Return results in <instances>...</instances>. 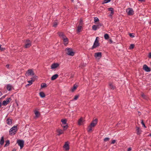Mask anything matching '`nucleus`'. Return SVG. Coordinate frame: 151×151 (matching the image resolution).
Instances as JSON below:
<instances>
[{
	"mask_svg": "<svg viewBox=\"0 0 151 151\" xmlns=\"http://www.w3.org/2000/svg\"><path fill=\"white\" fill-rule=\"evenodd\" d=\"M34 75V73L33 71L31 69L28 70L25 74V75L26 76H28L30 75L32 76Z\"/></svg>",
	"mask_w": 151,
	"mask_h": 151,
	"instance_id": "8",
	"label": "nucleus"
},
{
	"mask_svg": "<svg viewBox=\"0 0 151 151\" xmlns=\"http://www.w3.org/2000/svg\"><path fill=\"white\" fill-rule=\"evenodd\" d=\"M138 0L139 1L141 2H144L145 1V0Z\"/></svg>",
	"mask_w": 151,
	"mask_h": 151,
	"instance_id": "54",
	"label": "nucleus"
},
{
	"mask_svg": "<svg viewBox=\"0 0 151 151\" xmlns=\"http://www.w3.org/2000/svg\"><path fill=\"white\" fill-rule=\"evenodd\" d=\"M108 10L109 11L112 12V11H114V9L112 7H110L108 8Z\"/></svg>",
	"mask_w": 151,
	"mask_h": 151,
	"instance_id": "40",
	"label": "nucleus"
},
{
	"mask_svg": "<svg viewBox=\"0 0 151 151\" xmlns=\"http://www.w3.org/2000/svg\"><path fill=\"white\" fill-rule=\"evenodd\" d=\"M17 131V125L14 126L9 130V134L10 135H14Z\"/></svg>",
	"mask_w": 151,
	"mask_h": 151,
	"instance_id": "1",
	"label": "nucleus"
},
{
	"mask_svg": "<svg viewBox=\"0 0 151 151\" xmlns=\"http://www.w3.org/2000/svg\"><path fill=\"white\" fill-rule=\"evenodd\" d=\"M83 122L84 120H83L82 118H81L78 120V124L79 125H81L83 123Z\"/></svg>",
	"mask_w": 151,
	"mask_h": 151,
	"instance_id": "20",
	"label": "nucleus"
},
{
	"mask_svg": "<svg viewBox=\"0 0 151 151\" xmlns=\"http://www.w3.org/2000/svg\"><path fill=\"white\" fill-rule=\"evenodd\" d=\"M92 29L94 31L98 29L97 28L96 26L95 25H94L92 26Z\"/></svg>",
	"mask_w": 151,
	"mask_h": 151,
	"instance_id": "32",
	"label": "nucleus"
},
{
	"mask_svg": "<svg viewBox=\"0 0 151 151\" xmlns=\"http://www.w3.org/2000/svg\"><path fill=\"white\" fill-rule=\"evenodd\" d=\"M58 34L59 36L62 39L65 38L66 37L63 32H59L58 33Z\"/></svg>",
	"mask_w": 151,
	"mask_h": 151,
	"instance_id": "14",
	"label": "nucleus"
},
{
	"mask_svg": "<svg viewBox=\"0 0 151 151\" xmlns=\"http://www.w3.org/2000/svg\"><path fill=\"white\" fill-rule=\"evenodd\" d=\"M109 138L108 137H105L104 139V141L105 142L109 141Z\"/></svg>",
	"mask_w": 151,
	"mask_h": 151,
	"instance_id": "42",
	"label": "nucleus"
},
{
	"mask_svg": "<svg viewBox=\"0 0 151 151\" xmlns=\"http://www.w3.org/2000/svg\"><path fill=\"white\" fill-rule=\"evenodd\" d=\"M64 42V44L65 45H66L68 43V39L65 37V38H64L62 39Z\"/></svg>",
	"mask_w": 151,
	"mask_h": 151,
	"instance_id": "16",
	"label": "nucleus"
},
{
	"mask_svg": "<svg viewBox=\"0 0 151 151\" xmlns=\"http://www.w3.org/2000/svg\"><path fill=\"white\" fill-rule=\"evenodd\" d=\"M31 80H33V82L35 81V79H34V78H31Z\"/></svg>",
	"mask_w": 151,
	"mask_h": 151,
	"instance_id": "56",
	"label": "nucleus"
},
{
	"mask_svg": "<svg viewBox=\"0 0 151 151\" xmlns=\"http://www.w3.org/2000/svg\"><path fill=\"white\" fill-rule=\"evenodd\" d=\"M109 86H110V87L111 88L114 89V86L112 85V84H109Z\"/></svg>",
	"mask_w": 151,
	"mask_h": 151,
	"instance_id": "47",
	"label": "nucleus"
},
{
	"mask_svg": "<svg viewBox=\"0 0 151 151\" xmlns=\"http://www.w3.org/2000/svg\"><path fill=\"white\" fill-rule=\"evenodd\" d=\"M37 77V76H34L33 77V78H34V79H35H35Z\"/></svg>",
	"mask_w": 151,
	"mask_h": 151,
	"instance_id": "57",
	"label": "nucleus"
},
{
	"mask_svg": "<svg viewBox=\"0 0 151 151\" xmlns=\"http://www.w3.org/2000/svg\"><path fill=\"white\" fill-rule=\"evenodd\" d=\"M148 57L150 58H151V52L149 53Z\"/></svg>",
	"mask_w": 151,
	"mask_h": 151,
	"instance_id": "50",
	"label": "nucleus"
},
{
	"mask_svg": "<svg viewBox=\"0 0 151 151\" xmlns=\"http://www.w3.org/2000/svg\"><path fill=\"white\" fill-rule=\"evenodd\" d=\"M102 25V24L100 23H98L96 25L98 29H99Z\"/></svg>",
	"mask_w": 151,
	"mask_h": 151,
	"instance_id": "31",
	"label": "nucleus"
},
{
	"mask_svg": "<svg viewBox=\"0 0 151 151\" xmlns=\"http://www.w3.org/2000/svg\"><path fill=\"white\" fill-rule=\"evenodd\" d=\"M121 124L120 122H119L116 125L117 126L119 124Z\"/></svg>",
	"mask_w": 151,
	"mask_h": 151,
	"instance_id": "60",
	"label": "nucleus"
},
{
	"mask_svg": "<svg viewBox=\"0 0 151 151\" xmlns=\"http://www.w3.org/2000/svg\"><path fill=\"white\" fill-rule=\"evenodd\" d=\"M111 0H104V3H107L110 2Z\"/></svg>",
	"mask_w": 151,
	"mask_h": 151,
	"instance_id": "41",
	"label": "nucleus"
},
{
	"mask_svg": "<svg viewBox=\"0 0 151 151\" xmlns=\"http://www.w3.org/2000/svg\"><path fill=\"white\" fill-rule=\"evenodd\" d=\"M134 44H131L129 48L130 49H132L134 48Z\"/></svg>",
	"mask_w": 151,
	"mask_h": 151,
	"instance_id": "45",
	"label": "nucleus"
},
{
	"mask_svg": "<svg viewBox=\"0 0 151 151\" xmlns=\"http://www.w3.org/2000/svg\"><path fill=\"white\" fill-rule=\"evenodd\" d=\"M92 127L91 126V125L88 127V132H90L92 130Z\"/></svg>",
	"mask_w": 151,
	"mask_h": 151,
	"instance_id": "36",
	"label": "nucleus"
},
{
	"mask_svg": "<svg viewBox=\"0 0 151 151\" xmlns=\"http://www.w3.org/2000/svg\"><path fill=\"white\" fill-rule=\"evenodd\" d=\"M102 56L101 53V52H98L94 54V57L96 58H98L99 59Z\"/></svg>",
	"mask_w": 151,
	"mask_h": 151,
	"instance_id": "11",
	"label": "nucleus"
},
{
	"mask_svg": "<svg viewBox=\"0 0 151 151\" xmlns=\"http://www.w3.org/2000/svg\"><path fill=\"white\" fill-rule=\"evenodd\" d=\"M141 96L142 97L144 98L145 97V95L144 93H142L141 94Z\"/></svg>",
	"mask_w": 151,
	"mask_h": 151,
	"instance_id": "53",
	"label": "nucleus"
},
{
	"mask_svg": "<svg viewBox=\"0 0 151 151\" xmlns=\"http://www.w3.org/2000/svg\"><path fill=\"white\" fill-rule=\"evenodd\" d=\"M104 38L106 40H107L109 37V35L107 34H104Z\"/></svg>",
	"mask_w": 151,
	"mask_h": 151,
	"instance_id": "29",
	"label": "nucleus"
},
{
	"mask_svg": "<svg viewBox=\"0 0 151 151\" xmlns=\"http://www.w3.org/2000/svg\"><path fill=\"white\" fill-rule=\"evenodd\" d=\"M1 45L0 44V50L3 51L4 50L5 48L1 47Z\"/></svg>",
	"mask_w": 151,
	"mask_h": 151,
	"instance_id": "46",
	"label": "nucleus"
},
{
	"mask_svg": "<svg viewBox=\"0 0 151 151\" xmlns=\"http://www.w3.org/2000/svg\"><path fill=\"white\" fill-rule=\"evenodd\" d=\"M27 19L28 20H32V18L30 17H27Z\"/></svg>",
	"mask_w": 151,
	"mask_h": 151,
	"instance_id": "48",
	"label": "nucleus"
},
{
	"mask_svg": "<svg viewBox=\"0 0 151 151\" xmlns=\"http://www.w3.org/2000/svg\"><path fill=\"white\" fill-rule=\"evenodd\" d=\"M63 148L66 150H68L69 149V143L68 142H66L63 146Z\"/></svg>",
	"mask_w": 151,
	"mask_h": 151,
	"instance_id": "9",
	"label": "nucleus"
},
{
	"mask_svg": "<svg viewBox=\"0 0 151 151\" xmlns=\"http://www.w3.org/2000/svg\"><path fill=\"white\" fill-rule=\"evenodd\" d=\"M4 142V137L3 136H2L1 137V139L0 141V144L1 145H3Z\"/></svg>",
	"mask_w": 151,
	"mask_h": 151,
	"instance_id": "23",
	"label": "nucleus"
},
{
	"mask_svg": "<svg viewBox=\"0 0 151 151\" xmlns=\"http://www.w3.org/2000/svg\"><path fill=\"white\" fill-rule=\"evenodd\" d=\"M129 35L132 38H133L134 37V34L133 33H129Z\"/></svg>",
	"mask_w": 151,
	"mask_h": 151,
	"instance_id": "43",
	"label": "nucleus"
},
{
	"mask_svg": "<svg viewBox=\"0 0 151 151\" xmlns=\"http://www.w3.org/2000/svg\"><path fill=\"white\" fill-rule=\"evenodd\" d=\"M82 26L79 25L78 26L77 31L78 32H80L82 28Z\"/></svg>",
	"mask_w": 151,
	"mask_h": 151,
	"instance_id": "25",
	"label": "nucleus"
},
{
	"mask_svg": "<svg viewBox=\"0 0 151 151\" xmlns=\"http://www.w3.org/2000/svg\"><path fill=\"white\" fill-rule=\"evenodd\" d=\"M97 122V119H96L93 120L90 124V125L92 127H94L96 124Z\"/></svg>",
	"mask_w": 151,
	"mask_h": 151,
	"instance_id": "12",
	"label": "nucleus"
},
{
	"mask_svg": "<svg viewBox=\"0 0 151 151\" xmlns=\"http://www.w3.org/2000/svg\"><path fill=\"white\" fill-rule=\"evenodd\" d=\"M6 123L9 125H11L12 124V120L11 119L8 118L6 120Z\"/></svg>",
	"mask_w": 151,
	"mask_h": 151,
	"instance_id": "17",
	"label": "nucleus"
},
{
	"mask_svg": "<svg viewBox=\"0 0 151 151\" xmlns=\"http://www.w3.org/2000/svg\"><path fill=\"white\" fill-rule=\"evenodd\" d=\"M59 64L57 63L52 64L51 66V68L52 69H55L59 66Z\"/></svg>",
	"mask_w": 151,
	"mask_h": 151,
	"instance_id": "13",
	"label": "nucleus"
},
{
	"mask_svg": "<svg viewBox=\"0 0 151 151\" xmlns=\"http://www.w3.org/2000/svg\"><path fill=\"white\" fill-rule=\"evenodd\" d=\"M126 12L127 15L129 16L133 15L134 14V11L132 8H128L126 9Z\"/></svg>",
	"mask_w": 151,
	"mask_h": 151,
	"instance_id": "3",
	"label": "nucleus"
},
{
	"mask_svg": "<svg viewBox=\"0 0 151 151\" xmlns=\"http://www.w3.org/2000/svg\"><path fill=\"white\" fill-rule=\"evenodd\" d=\"M114 13V11H112L111 12V14H110V16H112Z\"/></svg>",
	"mask_w": 151,
	"mask_h": 151,
	"instance_id": "51",
	"label": "nucleus"
},
{
	"mask_svg": "<svg viewBox=\"0 0 151 151\" xmlns=\"http://www.w3.org/2000/svg\"><path fill=\"white\" fill-rule=\"evenodd\" d=\"M61 121L62 124H67V120L66 119H62Z\"/></svg>",
	"mask_w": 151,
	"mask_h": 151,
	"instance_id": "27",
	"label": "nucleus"
},
{
	"mask_svg": "<svg viewBox=\"0 0 151 151\" xmlns=\"http://www.w3.org/2000/svg\"><path fill=\"white\" fill-rule=\"evenodd\" d=\"M94 21L95 23H96V22H98L99 21V19L98 18L96 17H95L94 18Z\"/></svg>",
	"mask_w": 151,
	"mask_h": 151,
	"instance_id": "33",
	"label": "nucleus"
},
{
	"mask_svg": "<svg viewBox=\"0 0 151 151\" xmlns=\"http://www.w3.org/2000/svg\"><path fill=\"white\" fill-rule=\"evenodd\" d=\"M58 75L57 74L53 75L51 78V80L53 81L55 80L58 77Z\"/></svg>",
	"mask_w": 151,
	"mask_h": 151,
	"instance_id": "18",
	"label": "nucleus"
},
{
	"mask_svg": "<svg viewBox=\"0 0 151 151\" xmlns=\"http://www.w3.org/2000/svg\"><path fill=\"white\" fill-rule=\"evenodd\" d=\"M99 38L98 37H97L96 40L94 42L93 45L91 47V49L93 50L95 48L99 46V41L97 40V38Z\"/></svg>",
	"mask_w": 151,
	"mask_h": 151,
	"instance_id": "2",
	"label": "nucleus"
},
{
	"mask_svg": "<svg viewBox=\"0 0 151 151\" xmlns=\"http://www.w3.org/2000/svg\"><path fill=\"white\" fill-rule=\"evenodd\" d=\"M150 146L151 147V145H150Z\"/></svg>",
	"mask_w": 151,
	"mask_h": 151,
	"instance_id": "64",
	"label": "nucleus"
},
{
	"mask_svg": "<svg viewBox=\"0 0 151 151\" xmlns=\"http://www.w3.org/2000/svg\"><path fill=\"white\" fill-rule=\"evenodd\" d=\"M116 140L115 139L113 140L111 142V144H114L116 142Z\"/></svg>",
	"mask_w": 151,
	"mask_h": 151,
	"instance_id": "49",
	"label": "nucleus"
},
{
	"mask_svg": "<svg viewBox=\"0 0 151 151\" xmlns=\"http://www.w3.org/2000/svg\"><path fill=\"white\" fill-rule=\"evenodd\" d=\"M40 95L41 98H44L45 96V95L44 93L42 92L40 93Z\"/></svg>",
	"mask_w": 151,
	"mask_h": 151,
	"instance_id": "26",
	"label": "nucleus"
},
{
	"mask_svg": "<svg viewBox=\"0 0 151 151\" xmlns=\"http://www.w3.org/2000/svg\"><path fill=\"white\" fill-rule=\"evenodd\" d=\"M143 69L145 71L147 72H149L150 71V68L148 67L146 65H144L143 66Z\"/></svg>",
	"mask_w": 151,
	"mask_h": 151,
	"instance_id": "10",
	"label": "nucleus"
},
{
	"mask_svg": "<svg viewBox=\"0 0 151 151\" xmlns=\"http://www.w3.org/2000/svg\"><path fill=\"white\" fill-rule=\"evenodd\" d=\"M71 1L73 2V0H71Z\"/></svg>",
	"mask_w": 151,
	"mask_h": 151,
	"instance_id": "63",
	"label": "nucleus"
},
{
	"mask_svg": "<svg viewBox=\"0 0 151 151\" xmlns=\"http://www.w3.org/2000/svg\"><path fill=\"white\" fill-rule=\"evenodd\" d=\"M58 24L57 22H55L53 25V27H56L57 26Z\"/></svg>",
	"mask_w": 151,
	"mask_h": 151,
	"instance_id": "38",
	"label": "nucleus"
},
{
	"mask_svg": "<svg viewBox=\"0 0 151 151\" xmlns=\"http://www.w3.org/2000/svg\"><path fill=\"white\" fill-rule=\"evenodd\" d=\"M10 144L9 141V140H7L6 141V143L4 145V147H6L7 146H8Z\"/></svg>",
	"mask_w": 151,
	"mask_h": 151,
	"instance_id": "30",
	"label": "nucleus"
},
{
	"mask_svg": "<svg viewBox=\"0 0 151 151\" xmlns=\"http://www.w3.org/2000/svg\"><path fill=\"white\" fill-rule=\"evenodd\" d=\"M35 114V118H37L39 117L40 115V113L38 112V111L35 110L34 111Z\"/></svg>",
	"mask_w": 151,
	"mask_h": 151,
	"instance_id": "15",
	"label": "nucleus"
},
{
	"mask_svg": "<svg viewBox=\"0 0 151 151\" xmlns=\"http://www.w3.org/2000/svg\"><path fill=\"white\" fill-rule=\"evenodd\" d=\"M79 97V96L78 95H76L74 96V100H77L78 98Z\"/></svg>",
	"mask_w": 151,
	"mask_h": 151,
	"instance_id": "37",
	"label": "nucleus"
},
{
	"mask_svg": "<svg viewBox=\"0 0 151 151\" xmlns=\"http://www.w3.org/2000/svg\"><path fill=\"white\" fill-rule=\"evenodd\" d=\"M137 133V135H139L141 133L142 131L140 130L139 127H136Z\"/></svg>",
	"mask_w": 151,
	"mask_h": 151,
	"instance_id": "19",
	"label": "nucleus"
},
{
	"mask_svg": "<svg viewBox=\"0 0 151 151\" xmlns=\"http://www.w3.org/2000/svg\"><path fill=\"white\" fill-rule=\"evenodd\" d=\"M12 86L11 84H8L7 85L6 89L9 91H10L12 88Z\"/></svg>",
	"mask_w": 151,
	"mask_h": 151,
	"instance_id": "22",
	"label": "nucleus"
},
{
	"mask_svg": "<svg viewBox=\"0 0 151 151\" xmlns=\"http://www.w3.org/2000/svg\"><path fill=\"white\" fill-rule=\"evenodd\" d=\"M149 23L151 24V21Z\"/></svg>",
	"mask_w": 151,
	"mask_h": 151,
	"instance_id": "61",
	"label": "nucleus"
},
{
	"mask_svg": "<svg viewBox=\"0 0 151 151\" xmlns=\"http://www.w3.org/2000/svg\"><path fill=\"white\" fill-rule=\"evenodd\" d=\"M9 64H7V65H6V67L8 68H9Z\"/></svg>",
	"mask_w": 151,
	"mask_h": 151,
	"instance_id": "55",
	"label": "nucleus"
},
{
	"mask_svg": "<svg viewBox=\"0 0 151 151\" xmlns=\"http://www.w3.org/2000/svg\"><path fill=\"white\" fill-rule=\"evenodd\" d=\"M33 82V80H30L28 81V82L29 83V84H27L26 85V87L28 86H29L31 85L32 83V82Z\"/></svg>",
	"mask_w": 151,
	"mask_h": 151,
	"instance_id": "24",
	"label": "nucleus"
},
{
	"mask_svg": "<svg viewBox=\"0 0 151 151\" xmlns=\"http://www.w3.org/2000/svg\"><path fill=\"white\" fill-rule=\"evenodd\" d=\"M77 85H74L73 88L71 89V91L72 92H73L76 89L77 87Z\"/></svg>",
	"mask_w": 151,
	"mask_h": 151,
	"instance_id": "28",
	"label": "nucleus"
},
{
	"mask_svg": "<svg viewBox=\"0 0 151 151\" xmlns=\"http://www.w3.org/2000/svg\"><path fill=\"white\" fill-rule=\"evenodd\" d=\"M47 86V85L45 83H43L41 85V87L42 88L46 87Z\"/></svg>",
	"mask_w": 151,
	"mask_h": 151,
	"instance_id": "35",
	"label": "nucleus"
},
{
	"mask_svg": "<svg viewBox=\"0 0 151 151\" xmlns=\"http://www.w3.org/2000/svg\"><path fill=\"white\" fill-rule=\"evenodd\" d=\"M2 93L0 91V97L2 95Z\"/></svg>",
	"mask_w": 151,
	"mask_h": 151,
	"instance_id": "58",
	"label": "nucleus"
},
{
	"mask_svg": "<svg viewBox=\"0 0 151 151\" xmlns=\"http://www.w3.org/2000/svg\"><path fill=\"white\" fill-rule=\"evenodd\" d=\"M62 126L63 128V129L64 130L67 129L68 127L67 124H66L65 126H63V125H62Z\"/></svg>",
	"mask_w": 151,
	"mask_h": 151,
	"instance_id": "34",
	"label": "nucleus"
},
{
	"mask_svg": "<svg viewBox=\"0 0 151 151\" xmlns=\"http://www.w3.org/2000/svg\"><path fill=\"white\" fill-rule=\"evenodd\" d=\"M6 95H4V96H3L2 97V98H5V97H6Z\"/></svg>",
	"mask_w": 151,
	"mask_h": 151,
	"instance_id": "59",
	"label": "nucleus"
},
{
	"mask_svg": "<svg viewBox=\"0 0 151 151\" xmlns=\"http://www.w3.org/2000/svg\"><path fill=\"white\" fill-rule=\"evenodd\" d=\"M57 132L58 133V135H60L63 133V131L61 129H58L57 130Z\"/></svg>",
	"mask_w": 151,
	"mask_h": 151,
	"instance_id": "21",
	"label": "nucleus"
},
{
	"mask_svg": "<svg viewBox=\"0 0 151 151\" xmlns=\"http://www.w3.org/2000/svg\"><path fill=\"white\" fill-rule=\"evenodd\" d=\"M67 52V54L68 55L73 56L74 55V53L73 51V50L69 48H67L66 49Z\"/></svg>",
	"mask_w": 151,
	"mask_h": 151,
	"instance_id": "6",
	"label": "nucleus"
},
{
	"mask_svg": "<svg viewBox=\"0 0 151 151\" xmlns=\"http://www.w3.org/2000/svg\"><path fill=\"white\" fill-rule=\"evenodd\" d=\"M141 123L142 124V125L145 128H146V127L145 126V124H144V122L143 120H141Z\"/></svg>",
	"mask_w": 151,
	"mask_h": 151,
	"instance_id": "39",
	"label": "nucleus"
},
{
	"mask_svg": "<svg viewBox=\"0 0 151 151\" xmlns=\"http://www.w3.org/2000/svg\"><path fill=\"white\" fill-rule=\"evenodd\" d=\"M17 143L20 147V149H22L24 147V141L23 140L19 139L17 140Z\"/></svg>",
	"mask_w": 151,
	"mask_h": 151,
	"instance_id": "5",
	"label": "nucleus"
},
{
	"mask_svg": "<svg viewBox=\"0 0 151 151\" xmlns=\"http://www.w3.org/2000/svg\"><path fill=\"white\" fill-rule=\"evenodd\" d=\"M11 99L10 98H6V100L4 101L2 103V105L4 106H6L11 101Z\"/></svg>",
	"mask_w": 151,
	"mask_h": 151,
	"instance_id": "7",
	"label": "nucleus"
},
{
	"mask_svg": "<svg viewBox=\"0 0 151 151\" xmlns=\"http://www.w3.org/2000/svg\"><path fill=\"white\" fill-rule=\"evenodd\" d=\"M25 47L28 48L29 47L32 45V42L29 40H26L25 42Z\"/></svg>",
	"mask_w": 151,
	"mask_h": 151,
	"instance_id": "4",
	"label": "nucleus"
},
{
	"mask_svg": "<svg viewBox=\"0 0 151 151\" xmlns=\"http://www.w3.org/2000/svg\"><path fill=\"white\" fill-rule=\"evenodd\" d=\"M131 150H132V148L131 147H130L128 148L127 151H131Z\"/></svg>",
	"mask_w": 151,
	"mask_h": 151,
	"instance_id": "52",
	"label": "nucleus"
},
{
	"mask_svg": "<svg viewBox=\"0 0 151 151\" xmlns=\"http://www.w3.org/2000/svg\"><path fill=\"white\" fill-rule=\"evenodd\" d=\"M148 135L151 137V133L149 134Z\"/></svg>",
	"mask_w": 151,
	"mask_h": 151,
	"instance_id": "62",
	"label": "nucleus"
},
{
	"mask_svg": "<svg viewBox=\"0 0 151 151\" xmlns=\"http://www.w3.org/2000/svg\"><path fill=\"white\" fill-rule=\"evenodd\" d=\"M83 24V21L81 19L79 22V25L82 26Z\"/></svg>",
	"mask_w": 151,
	"mask_h": 151,
	"instance_id": "44",
	"label": "nucleus"
}]
</instances>
